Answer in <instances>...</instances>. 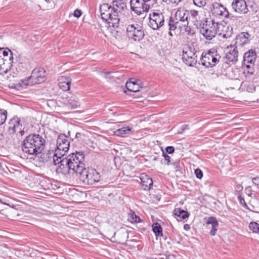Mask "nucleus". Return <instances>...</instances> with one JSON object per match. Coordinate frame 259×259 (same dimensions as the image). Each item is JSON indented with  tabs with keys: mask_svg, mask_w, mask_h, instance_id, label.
<instances>
[{
	"mask_svg": "<svg viewBox=\"0 0 259 259\" xmlns=\"http://www.w3.org/2000/svg\"><path fill=\"white\" fill-rule=\"evenodd\" d=\"M216 26L219 29L220 26H223L222 24H218V23H216Z\"/></svg>",
	"mask_w": 259,
	"mask_h": 259,
	"instance_id": "603ef678",
	"label": "nucleus"
},
{
	"mask_svg": "<svg viewBox=\"0 0 259 259\" xmlns=\"http://www.w3.org/2000/svg\"><path fill=\"white\" fill-rule=\"evenodd\" d=\"M126 34L130 39L138 41L142 39L145 35L143 28L137 23L127 26Z\"/></svg>",
	"mask_w": 259,
	"mask_h": 259,
	"instance_id": "1a4fd4ad",
	"label": "nucleus"
},
{
	"mask_svg": "<svg viewBox=\"0 0 259 259\" xmlns=\"http://www.w3.org/2000/svg\"><path fill=\"white\" fill-rule=\"evenodd\" d=\"M168 1L170 3H171L172 4H176V5H178L181 1V0H168Z\"/></svg>",
	"mask_w": 259,
	"mask_h": 259,
	"instance_id": "8fccbe9b",
	"label": "nucleus"
},
{
	"mask_svg": "<svg viewBox=\"0 0 259 259\" xmlns=\"http://www.w3.org/2000/svg\"><path fill=\"white\" fill-rule=\"evenodd\" d=\"M82 12L81 10L76 9L74 12V16L76 18H79L81 16Z\"/></svg>",
	"mask_w": 259,
	"mask_h": 259,
	"instance_id": "c03bdc74",
	"label": "nucleus"
},
{
	"mask_svg": "<svg viewBox=\"0 0 259 259\" xmlns=\"http://www.w3.org/2000/svg\"><path fill=\"white\" fill-rule=\"evenodd\" d=\"M189 15L188 17V20L191 21L194 25H195L197 27H198L200 24L199 23V17L198 16V12L196 10H192L189 11Z\"/></svg>",
	"mask_w": 259,
	"mask_h": 259,
	"instance_id": "b1692460",
	"label": "nucleus"
},
{
	"mask_svg": "<svg viewBox=\"0 0 259 259\" xmlns=\"http://www.w3.org/2000/svg\"><path fill=\"white\" fill-rule=\"evenodd\" d=\"M152 230L156 237L163 236L162 229L159 224L157 223H154L152 225Z\"/></svg>",
	"mask_w": 259,
	"mask_h": 259,
	"instance_id": "c756f323",
	"label": "nucleus"
},
{
	"mask_svg": "<svg viewBox=\"0 0 259 259\" xmlns=\"http://www.w3.org/2000/svg\"><path fill=\"white\" fill-rule=\"evenodd\" d=\"M196 51L193 46L186 45L183 50V61L189 66H194L197 62Z\"/></svg>",
	"mask_w": 259,
	"mask_h": 259,
	"instance_id": "0eeeda50",
	"label": "nucleus"
},
{
	"mask_svg": "<svg viewBox=\"0 0 259 259\" xmlns=\"http://www.w3.org/2000/svg\"><path fill=\"white\" fill-rule=\"evenodd\" d=\"M167 0H163V2H166Z\"/></svg>",
	"mask_w": 259,
	"mask_h": 259,
	"instance_id": "6e6d98bb",
	"label": "nucleus"
},
{
	"mask_svg": "<svg viewBox=\"0 0 259 259\" xmlns=\"http://www.w3.org/2000/svg\"><path fill=\"white\" fill-rule=\"evenodd\" d=\"M53 153V162L54 165H58V167H59L60 165H61L62 160H64L66 158V156H65V152H63L62 151H59L58 149H56L55 152Z\"/></svg>",
	"mask_w": 259,
	"mask_h": 259,
	"instance_id": "aec40b11",
	"label": "nucleus"
},
{
	"mask_svg": "<svg viewBox=\"0 0 259 259\" xmlns=\"http://www.w3.org/2000/svg\"><path fill=\"white\" fill-rule=\"evenodd\" d=\"M46 71L41 67L36 68L33 69L31 76L27 79L21 80L19 83L20 85L25 88L27 86L36 83H41L46 80Z\"/></svg>",
	"mask_w": 259,
	"mask_h": 259,
	"instance_id": "20e7f679",
	"label": "nucleus"
},
{
	"mask_svg": "<svg viewBox=\"0 0 259 259\" xmlns=\"http://www.w3.org/2000/svg\"><path fill=\"white\" fill-rule=\"evenodd\" d=\"M252 183L256 185H259V178L256 177L252 179Z\"/></svg>",
	"mask_w": 259,
	"mask_h": 259,
	"instance_id": "09e8293b",
	"label": "nucleus"
},
{
	"mask_svg": "<svg viewBox=\"0 0 259 259\" xmlns=\"http://www.w3.org/2000/svg\"><path fill=\"white\" fill-rule=\"evenodd\" d=\"M250 35L246 32H242L239 34L235 38V46H243L249 41Z\"/></svg>",
	"mask_w": 259,
	"mask_h": 259,
	"instance_id": "a211bd4d",
	"label": "nucleus"
},
{
	"mask_svg": "<svg viewBox=\"0 0 259 259\" xmlns=\"http://www.w3.org/2000/svg\"><path fill=\"white\" fill-rule=\"evenodd\" d=\"M162 155L164 157L165 160L166 161V164L169 165L170 164V157L163 151L162 152Z\"/></svg>",
	"mask_w": 259,
	"mask_h": 259,
	"instance_id": "79ce46f5",
	"label": "nucleus"
},
{
	"mask_svg": "<svg viewBox=\"0 0 259 259\" xmlns=\"http://www.w3.org/2000/svg\"><path fill=\"white\" fill-rule=\"evenodd\" d=\"M165 151L168 154H172L175 151V148L173 146H168L166 148Z\"/></svg>",
	"mask_w": 259,
	"mask_h": 259,
	"instance_id": "37998d69",
	"label": "nucleus"
},
{
	"mask_svg": "<svg viewBox=\"0 0 259 259\" xmlns=\"http://www.w3.org/2000/svg\"><path fill=\"white\" fill-rule=\"evenodd\" d=\"M59 87L63 91H68L70 88L71 79L70 78L61 76L59 78Z\"/></svg>",
	"mask_w": 259,
	"mask_h": 259,
	"instance_id": "5701e85b",
	"label": "nucleus"
},
{
	"mask_svg": "<svg viewBox=\"0 0 259 259\" xmlns=\"http://www.w3.org/2000/svg\"><path fill=\"white\" fill-rule=\"evenodd\" d=\"M190 227H189V225H188V224H185L184 226V229L185 230H188L190 229Z\"/></svg>",
	"mask_w": 259,
	"mask_h": 259,
	"instance_id": "3c124183",
	"label": "nucleus"
},
{
	"mask_svg": "<svg viewBox=\"0 0 259 259\" xmlns=\"http://www.w3.org/2000/svg\"><path fill=\"white\" fill-rule=\"evenodd\" d=\"M127 220L132 223H140L141 221L140 218L134 211H131L129 213Z\"/></svg>",
	"mask_w": 259,
	"mask_h": 259,
	"instance_id": "7c9ffc66",
	"label": "nucleus"
},
{
	"mask_svg": "<svg viewBox=\"0 0 259 259\" xmlns=\"http://www.w3.org/2000/svg\"><path fill=\"white\" fill-rule=\"evenodd\" d=\"M239 55L237 47L234 45H230L228 46L225 50V59L229 62L234 64L238 61Z\"/></svg>",
	"mask_w": 259,
	"mask_h": 259,
	"instance_id": "4468645a",
	"label": "nucleus"
},
{
	"mask_svg": "<svg viewBox=\"0 0 259 259\" xmlns=\"http://www.w3.org/2000/svg\"><path fill=\"white\" fill-rule=\"evenodd\" d=\"M100 12L102 19L105 22H108L109 27H112L114 28H117L119 26V22H117V24L114 25L113 23V19L115 18L113 15L114 9H112L111 6H109L108 4H103L100 7Z\"/></svg>",
	"mask_w": 259,
	"mask_h": 259,
	"instance_id": "423d86ee",
	"label": "nucleus"
},
{
	"mask_svg": "<svg viewBox=\"0 0 259 259\" xmlns=\"http://www.w3.org/2000/svg\"><path fill=\"white\" fill-rule=\"evenodd\" d=\"M206 224L211 225V227L212 228H217L219 225V223L217 219L212 217L208 218L206 222Z\"/></svg>",
	"mask_w": 259,
	"mask_h": 259,
	"instance_id": "72a5a7b5",
	"label": "nucleus"
},
{
	"mask_svg": "<svg viewBox=\"0 0 259 259\" xmlns=\"http://www.w3.org/2000/svg\"><path fill=\"white\" fill-rule=\"evenodd\" d=\"M229 61L225 59V60L223 61V62L222 64L221 68V73L222 74H224L227 75V69H230V64L228 62Z\"/></svg>",
	"mask_w": 259,
	"mask_h": 259,
	"instance_id": "473e14b6",
	"label": "nucleus"
},
{
	"mask_svg": "<svg viewBox=\"0 0 259 259\" xmlns=\"http://www.w3.org/2000/svg\"><path fill=\"white\" fill-rule=\"evenodd\" d=\"M227 35V34H223V36H224V37H227V36H226V35Z\"/></svg>",
	"mask_w": 259,
	"mask_h": 259,
	"instance_id": "5fc2aeb1",
	"label": "nucleus"
},
{
	"mask_svg": "<svg viewBox=\"0 0 259 259\" xmlns=\"http://www.w3.org/2000/svg\"><path fill=\"white\" fill-rule=\"evenodd\" d=\"M213 27H210L207 24H205L204 23L200 24V33L202 34L206 39L211 40L215 37L217 33L215 26L214 24L212 23Z\"/></svg>",
	"mask_w": 259,
	"mask_h": 259,
	"instance_id": "ddd939ff",
	"label": "nucleus"
},
{
	"mask_svg": "<svg viewBox=\"0 0 259 259\" xmlns=\"http://www.w3.org/2000/svg\"><path fill=\"white\" fill-rule=\"evenodd\" d=\"M238 199L240 204H241L243 207L247 209H250L248 206H247L246 203L245 202V199L243 197H242L241 195H239L238 196Z\"/></svg>",
	"mask_w": 259,
	"mask_h": 259,
	"instance_id": "e433bc0d",
	"label": "nucleus"
},
{
	"mask_svg": "<svg viewBox=\"0 0 259 259\" xmlns=\"http://www.w3.org/2000/svg\"><path fill=\"white\" fill-rule=\"evenodd\" d=\"M45 139L38 134H30L23 141L21 145L22 151L29 155H37L43 151L45 147Z\"/></svg>",
	"mask_w": 259,
	"mask_h": 259,
	"instance_id": "7ed1b4c3",
	"label": "nucleus"
},
{
	"mask_svg": "<svg viewBox=\"0 0 259 259\" xmlns=\"http://www.w3.org/2000/svg\"><path fill=\"white\" fill-rule=\"evenodd\" d=\"M220 58L217 51L209 50L204 55H202L201 62L206 67H213L219 62Z\"/></svg>",
	"mask_w": 259,
	"mask_h": 259,
	"instance_id": "6e6552de",
	"label": "nucleus"
},
{
	"mask_svg": "<svg viewBox=\"0 0 259 259\" xmlns=\"http://www.w3.org/2000/svg\"><path fill=\"white\" fill-rule=\"evenodd\" d=\"M64 106L69 109H74L80 106V102L77 97L74 96L63 97L61 99Z\"/></svg>",
	"mask_w": 259,
	"mask_h": 259,
	"instance_id": "2eb2a0df",
	"label": "nucleus"
},
{
	"mask_svg": "<svg viewBox=\"0 0 259 259\" xmlns=\"http://www.w3.org/2000/svg\"><path fill=\"white\" fill-rule=\"evenodd\" d=\"M254 199L257 201V203L259 204V198H255Z\"/></svg>",
	"mask_w": 259,
	"mask_h": 259,
	"instance_id": "864d4df0",
	"label": "nucleus"
},
{
	"mask_svg": "<svg viewBox=\"0 0 259 259\" xmlns=\"http://www.w3.org/2000/svg\"><path fill=\"white\" fill-rule=\"evenodd\" d=\"M130 6L132 10L138 15L147 12L150 9V6L143 0H131Z\"/></svg>",
	"mask_w": 259,
	"mask_h": 259,
	"instance_id": "9d476101",
	"label": "nucleus"
},
{
	"mask_svg": "<svg viewBox=\"0 0 259 259\" xmlns=\"http://www.w3.org/2000/svg\"><path fill=\"white\" fill-rule=\"evenodd\" d=\"M189 15V11L184 9H179L177 11L174 17L169 18L168 21L169 34L172 36L171 31L179 29L181 31H185L190 35L191 28L188 26Z\"/></svg>",
	"mask_w": 259,
	"mask_h": 259,
	"instance_id": "f03ea898",
	"label": "nucleus"
},
{
	"mask_svg": "<svg viewBox=\"0 0 259 259\" xmlns=\"http://www.w3.org/2000/svg\"><path fill=\"white\" fill-rule=\"evenodd\" d=\"M85 135L80 133H76L75 135V138L78 141H81L84 139Z\"/></svg>",
	"mask_w": 259,
	"mask_h": 259,
	"instance_id": "a19ab883",
	"label": "nucleus"
},
{
	"mask_svg": "<svg viewBox=\"0 0 259 259\" xmlns=\"http://www.w3.org/2000/svg\"><path fill=\"white\" fill-rule=\"evenodd\" d=\"M112 8L114 9L113 15L115 18L113 19L114 22L113 24L115 25L117 24V22H119L120 18L119 16L121 14V13L126 8V5L122 0H115L112 2Z\"/></svg>",
	"mask_w": 259,
	"mask_h": 259,
	"instance_id": "f8f14e48",
	"label": "nucleus"
},
{
	"mask_svg": "<svg viewBox=\"0 0 259 259\" xmlns=\"http://www.w3.org/2000/svg\"><path fill=\"white\" fill-rule=\"evenodd\" d=\"M132 129L130 126L122 127L116 130L114 133L116 136L124 137L131 134Z\"/></svg>",
	"mask_w": 259,
	"mask_h": 259,
	"instance_id": "a878e982",
	"label": "nucleus"
},
{
	"mask_svg": "<svg viewBox=\"0 0 259 259\" xmlns=\"http://www.w3.org/2000/svg\"><path fill=\"white\" fill-rule=\"evenodd\" d=\"M164 18L162 13H153L149 17V26L153 30L159 29L164 24Z\"/></svg>",
	"mask_w": 259,
	"mask_h": 259,
	"instance_id": "9b49d317",
	"label": "nucleus"
},
{
	"mask_svg": "<svg viewBox=\"0 0 259 259\" xmlns=\"http://www.w3.org/2000/svg\"><path fill=\"white\" fill-rule=\"evenodd\" d=\"M4 52L2 50H0V72L3 73H7L12 67V65H8L6 64L5 59L1 57V54ZM5 54V53H4Z\"/></svg>",
	"mask_w": 259,
	"mask_h": 259,
	"instance_id": "cd10ccee",
	"label": "nucleus"
},
{
	"mask_svg": "<svg viewBox=\"0 0 259 259\" xmlns=\"http://www.w3.org/2000/svg\"><path fill=\"white\" fill-rule=\"evenodd\" d=\"M245 192L248 196H251L252 192L250 187L246 188Z\"/></svg>",
	"mask_w": 259,
	"mask_h": 259,
	"instance_id": "49530a36",
	"label": "nucleus"
},
{
	"mask_svg": "<svg viewBox=\"0 0 259 259\" xmlns=\"http://www.w3.org/2000/svg\"><path fill=\"white\" fill-rule=\"evenodd\" d=\"M84 167V154L80 151L72 153L67 156L65 159L62 160L61 165L56 168V171L64 175L69 172L78 174Z\"/></svg>",
	"mask_w": 259,
	"mask_h": 259,
	"instance_id": "f257e3e1",
	"label": "nucleus"
},
{
	"mask_svg": "<svg viewBox=\"0 0 259 259\" xmlns=\"http://www.w3.org/2000/svg\"><path fill=\"white\" fill-rule=\"evenodd\" d=\"M195 174L197 178L201 179L203 177V172L199 168H197L195 170Z\"/></svg>",
	"mask_w": 259,
	"mask_h": 259,
	"instance_id": "58836bf2",
	"label": "nucleus"
},
{
	"mask_svg": "<svg viewBox=\"0 0 259 259\" xmlns=\"http://www.w3.org/2000/svg\"><path fill=\"white\" fill-rule=\"evenodd\" d=\"M249 227L253 232L259 233V224L254 222H250L249 225Z\"/></svg>",
	"mask_w": 259,
	"mask_h": 259,
	"instance_id": "c9c22d12",
	"label": "nucleus"
},
{
	"mask_svg": "<svg viewBox=\"0 0 259 259\" xmlns=\"http://www.w3.org/2000/svg\"><path fill=\"white\" fill-rule=\"evenodd\" d=\"M256 60V53L254 50L250 49L244 54L243 62L244 64H254Z\"/></svg>",
	"mask_w": 259,
	"mask_h": 259,
	"instance_id": "6ab92c4d",
	"label": "nucleus"
},
{
	"mask_svg": "<svg viewBox=\"0 0 259 259\" xmlns=\"http://www.w3.org/2000/svg\"><path fill=\"white\" fill-rule=\"evenodd\" d=\"M70 142L67 136L65 134H60L57 140V148L58 150L66 152L68 150Z\"/></svg>",
	"mask_w": 259,
	"mask_h": 259,
	"instance_id": "dca6fc26",
	"label": "nucleus"
},
{
	"mask_svg": "<svg viewBox=\"0 0 259 259\" xmlns=\"http://www.w3.org/2000/svg\"><path fill=\"white\" fill-rule=\"evenodd\" d=\"M231 7L235 12L238 13L246 14L248 11L246 3L244 0H233Z\"/></svg>",
	"mask_w": 259,
	"mask_h": 259,
	"instance_id": "f3484780",
	"label": "nucleus"
},
{
	"mask_svg": "<svg viewBox=\"0 0 259 259\" xmlns=\"http://www.w3.org/2000/svg\"><path fill=\"white\" fill-rule=\"evenodd\" d=\"M215 13L218 15L223 16L225 18L228 17L229 13L227 9L223 5L220 4H217L214 7Z\"/></svg>",
	"mask_w": 259,
	"mask_h": 259,
	"instance_id": "393cba45",
	"label": "nucleus"
},
{
	"mask_svg": "<svg viewBox=\"0 0 259 259\" xmlns=\"http://www.w3.org/2000/svg\"><path fill=\"white\" fill-rule=\"evenodd\" d=\"M0 50H2L4 52L5 51V54L4 53L1 54V57L4 60L5 59L6 64L12 66L14 58L12 51L8 48H0Z\"/></svg>",
	"mask_w": 259,
	"mask_h": 259,
	"instance_id": "412c9836",
	"label": "nucleus"
},
{
	"mask_svg": "<svg viewBox=\"0 0 259 259\" xmlns=\"http://www.w3.org/2000/svg\"><path fill=\"white\" fill-rule=\"evenodd\" d=\"M7 111L4 109L0 110V125L5 123L7 119Z\"/></svg>",
	"mask_w": 259,
	"mask_h": 259,
	"instance_id": "f704fd0d",
	"label": "nucleus"
},
{
	"mask_svg": "<svg viewBox=\"0 0 259 259\" xmlns=\"http://www.w3.org/2000/svg\"><path fill=\"white\" fill-rule=\"evenodd\" d=\"M70 132L69 131L68 132V134L69 135H70Z\"/></svg>",
	"mask_w": 259,
	"mask_h": 259,
	"instance_id": "4d7b16f0",
	"label": "nucleus"
},
{
	"mask_svg": "<svg viewBox=\"0 0 259 259\" xmlns=\"http://www.w3.org/2000/svg\"><path fill=\"white\" fill-rule=\"evenodd\" d=\"M141 186L145 190H149L153 185L152 179L147 175H142L140 177Z\"/></svg>",
	"mask_w": 259,
	"mask_h": 259,
	"instance_id": "4be33fe9",
	"label": "nucleus"
},
{
	"mask_svg": "<svg viewBox=\"0 0 259 259\" xmlns=\"http://www.w3.org/2000/svg\"><path fill=\"white\" fill-rule=\"evenodd\" d=\"M174 214L182 219H186L190 215V214L188 211L181 209L180 208H175L174 210Z\"/></svg>",
	"mask_w": 259,
	"mask_h": 259,
	"instance_id": "c85d7f7f",
	"label": "nucleus"
},
{
	"mask_svg": "<svg viewBox=\"0 0 259 259\" xmlns=\"http://www.w3.org/2000/svg\"><path fill=\"white\" fill-rule=\"evenodd\" d=\"M156 0H153V1H156Z\"/></svg>",
	"mask_w": 259,
	"mask_h": 259,
	"instance_id": "13d9d810",
	"label": "nucleus"
},
{
	"mask_svg": "<svg viewBox=\"0 0 259 259\" xmlns=\"http://www.w3.org/2000/svg\"><path fill=\"white\" fill-rule=\"evenodd\" d=\"M125 87L129 91L133 92H138L142 88L139 84L131 80L127 81Z\"/></svg>",
	"mask_w": 259,
	"mask_h": 259,
	"instance_id": "bb28decb",
	"label": "nucleus"
},
{
	"mask_svg": "<svg viewBox=\"0 0 259 259\" xmlns=\"http://www.w3.org/2000/svg\"><path fill=\"white\" fill-rule=\"evenodd\" d=\"M211 230L210 231V234L211 236H214L216 234L217 229L216 228H212L211 227Z\"/></svg>",
	"mask_w": 259,
	"mask_h": 259,
	"instance_id": "de8ad7c7",
	"label": "nucleus"
},
{
	"mask_svg": "<svg viewBox=\"0 0 259 259\" xmlns=\"http://www.w3.org/2000/svg\"><path fill=\"white\" fill-rule=\"evenodd\" d=\"M79 179L83 184L92 185L100 181L101 178L100 174L94 168H88L85 167L78 174Z\"/></svg>",
	"mask_w": 259,
	"mask_h": 259,
	"instance_id": "39448f33",
	"label": "nucleus"
},
{
	"mask_svg": "<svg viewBox=\"0 0 259 259\" xmlns=\"http://www.w3.org/2000/svg\"><path fill=\"white\" fill-rule=\"evenodd\" d=\"M244 73H245L246 76H249L250 75H253L254 73V70L253 68L254 64H244Z\"/></svg>",
	"mask_w": 259,
	"mask_h": 259,
	"instance_id": "2f4dec72",
	"label": "nucleus"
},
{
	"mask_svg": "<svg viewBox=\"0 0 259 259\" xmlns=\"http://www.w3.org/2000/svg\"><path fill=\"white\" fill-rule=\"evenodd\" d=\"M15 121L16 122V124H14L13 126V130L15 132H16L18 130H21V128H19V127L20 126V120L18 119H14Z\"/></svg>",
	"mask_w": 259,
	"mask_h": 259,
	"instance_id": "ea45409f",
	"label": "nucleus"
},
{
	"mask_svg": "<svg viewBox=\"0 0 259 259\" xmlns=\"http://www.w3.org/2000/svg\"><path fill=\"white\" fill-rule=\"evenodd\" d=\"M194 4L199 7H202L205 6L206 0H193Z\"/></svg>",
	"mask_w": 259,
	"mask_h": 259,
	"instance_id": "4c0bfd02",
	"label": "nucleus"
},
{
	"mask_svg": "<svg viewBox=\"0 0 259 259\" xmlns=\"http://www.w3.org/2000/svg\"><path fill=\"white\" fill-rule=\"evenodd\" d=\"M172 164L174 165L176 171L180 170L181 167L179 162H175L172 163Z\"/></svg>",
	"mask_w": 259,
	"mask_h": 259,
	"instance_id": "a18cd8bd",
	"label": "nucleus"
}]
</instances>
